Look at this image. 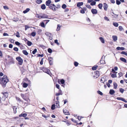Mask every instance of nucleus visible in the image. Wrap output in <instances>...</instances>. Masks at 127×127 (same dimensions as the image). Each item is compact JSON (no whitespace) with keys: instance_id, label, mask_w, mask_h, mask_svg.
Masks as SVG:
<instances>
[{"instance_id":"0e129e2a","label":"nucleus","mask_w":127,"mask_h":127,"mask_svg":"<svg viewBox=\"0 0 127 127\" xmlns=\"http://www.w3.org/2000/svg\"><path fill=\"white\" fill-rule=\"evenodd\" d=\"M3 8L5 10H8L9 9V8L8 6H3Z\"/></svg>"},{"instance_id":"2eb2a0df","label":"nucleus","mask_w":127,"mask_h":127,"mask_svg":"<svg viewBox=\"0 0 127 127\" xmlns=\"http://www.w3.org/2000/svg\"><path fill=\"white\" fill-rule=\"evenodd\" d=\"M83 2H78L77 4V6L78 7H79L83 5Z\"/></svg>"},{"instance_id":"473e14b6","label":"nucleus","mask_w":127,"mask_h":127,"mask_svg":"<svg viewBox=\"0 0 127 127\" xmlns=\"http://www.w3.org/2000/svg\"><path fill=\"white\" fill-rule=\"evenodd\" d=\"M96 2L94 1V0H93V1L91 3H90V5H91L92 6H93L94 5H95L96 4Z\"/></svg>"},{"instance_id":"ea45409f","label":"nucleus","mask_w":127,"mask_h":127,"mask_svg":"<svg viewBox=\"0 0 127 127\" xmlns=\"http://www.w3.org/2000/svg\"><path fill=\"white\" fill-rule=\"evenodd\" d=\"M48 52L49 53H51L52 52V50L50 48H49L48 49Z\"/></svg>"},{"instance_id":"c756f323","label":"nucleus","mask_w":127,"mask_h":127,"mask_svg":"<svg viewBox=\"0 0 127 127\" xmlns=\"http://www.w3.org/2000/svg\"><path fill=\"white\" fill-rule=\"evenodd\" d=\"M28 86V84L26 83H24L23 85V86L24 88H26Z\"/></svg>"},{"instance_id":"a19ab883","label":"nucleus","mask_w":127,"mask_h":127,"mask_svg":"<svg viewBox=\"0 0 127 127\" xmlns=\"http://www.w3.org/2000/svg\"><path fill=\"white\" fill-rule=\"evenodd\" d=\"M121 53L122 54H124L126 56H127V53L125 51H122L121 52Z\"/></svg>"},{"instance_id":"c85d7f7f","label":"nucleus","mask_w":127,"mask_h":127,"mask_svg":"<svg viewBox=\"0 0 127 127\" xmlns=\"http://www.w3.org/2000/svg\"><path fill=\"white\" fill-rule=\"evenodd\" d=\"M9 63L11 64H13L14 63V61L13 60V58L12 57H11L10 61Z\"/></svg>"},{"instance_id":"412c9836","label":"nucleus","mask_w":127,"mask_h":127,"mask_svg":"<svg viewBox=\"0 0 127 127\" xmlns=\"http://www.w3.org/2000/svg\"><path fill=\"white\" fill-rule=\"evenodd\" d=\"M109 93L110 94L112 95L115 93V91L113 89H111L110 90Z\"/></svg>"},{"instance_id":"4c0bfd02","label":"nucleus","mask_w":127,"mask_h":127,"mask_svg":"<svg viewBox=\"0 0 127 127\" xmlns=\"http://www.w3.org/2000/svg\"><path fill=\"white\" fill-rule=\"evenodd\" d=\"M31 35L33 37L35 36L36 35V32H32L31 33Z\"/></svg>"},{"instance_id":"c9c22d12","label":"nucleus","mask_w":127,"mask_h":127,"mask_svg":"<svg viewBox=\"0 0 127 127\" xmlns=\"http://www.w3.org/2000/svg\"><path fill=\"white\" fill-rule=\"evenodd\" d=\"M45 34L47 36H48V37H49V36H51V33H50L49 32H46L45 33Z\"/></svg>"},{"instance_id":"a211bd4d","label":"nucleus","mask_w":127,"mask_h":127,"mask_svg":"<svg viewBox=\"0 0 127 127\" xmlns=\"http://www.w3.org/2000/svg\"><path fill=\"white\" fill-rule=\"evenodd\" d=\"M113 40L114 41H115L117 40V37L116 36L113 35L112 37Z\"/></svg>"},{"instance_id":"393cba45","label":"nucleus","mask_w":127,"mask_h":127,"mask_svg":"<svg viewBox=\"0 0 127 127\" xmlns=\"http://www.w3.org/2000/svg\"><path fill=\"white\" fill-rule=\"evenodd\" d=\"M41 7L42 9L44 10L45 9L46 7L45 4H43L41 5Z\"/></svg>"},{"instance_id":"3c124183","label":"nucleus","mask_w":127,"mask_h":127,"mask_svg":"<svg viewBox=\"0 0 127 127\" xmlns=\"http://www.w3.org/2000/svg\"><path fill=\"white\" fill-rule=\"evenodd\" d=\"M124 91V89L122 88H121L120 89V91L122 93H123Z\"/></svg>"},{"instance_id":"864d4df0","label":"nucleus","mask_w":127,"mask_h":127,"mask_svg":"<svg viewBox=\"0 0 127 127\" xmlns=\"http://www.w3.org/2000/svg\"><path fill=\"white\" fill-rule=\"evenodd\" d=\"M15 44L18 46H19L20 44V43L18 41H16L15 42Z\"/></svg>"},{"instance_id":"2f4dec72","label":"nucleus","mask_w":127,"mask_h":127,"mask_svg":"<svg viewBox=\"0 0 127 127\" xmlns=\"http://www.w3.org/2000/svg\"><path fill=\"white\" fill-rule=\"evenodd\" d=\"M102 6V4L101 3H100L98 4V7L100 9H101Z\"/></svg>"},{"instance_id":"052dcab7","label":"nucleus","mask_w":127,"mask_h":127,"mask_svg":"<svg viewBox=\"0 0 127 127\" xmlns=\"http://www.w3.org/2000/svg\"><path fill=\"white\" fill-rule=\"evenodd\" d=\"M42 116L44 118H47L48 117H49L50 116L49 115L45 116L43 114H42Z\"/></svg>"},{"instance_id":"8fccbe9b","label":"nucleus","mask_w":127,"mask_h":127,"mask_svg":"<svg viewBox=\"0 0 127 127\" xmlns=\"http://www.w3.org/2000/svg\"><path fill=\"white\" fill-rule=\"evenodd\" d=\"M16 36L18 37H20V36L19 35V33L18 32H16Z\"/></svg>"},{"instance_id":"0eeeda50","label":"nucleus","mask_w":127,"mask_h":127,"mask_svg":"<svg viewBox=\"0 0 127 127\" xmlns=\"http://www.w3.org/2000/svg\"><path fill=\"white\" fill-rule=\"evenodd\" d=\"M107 81L106 78V77L104 76L102 77L100 80L101 82L104 83V82Z\"/></svg>"},{"instance_id":"f8f14e48","label":"nucleus","mask_w":127,"mask_h":127,"mask_svg":"<svg viewBox=\"0 0 127 127\" xmlns=\"http://www.w3.org/2000/svg\"><path fill=\"white\" fill-rule=\"evenodd\" d=\"M27 115V114L26 113H22L19 115V116L20 117H23L25 118Z\"/></svg>"},{"instance_id":"5701e85b","label":"nucleus","mask_w":127,"mask_h":127,"mask_svg":"<svg viewBox=\"0 0 127 127\" xmlns=\"http://www.w3.org/2000/svg\"><path fill=\"white\" fill-rule=\"evenodd\" d=\"M98 67L97 65H95L92 68V69L93 70H95L97 67Z\"/></svg>"},{"instance_id":"7c9ffc66","label":"nucleus","mask_w":127,"mask_h":127,"mask_svg":"<svg viewBox=\"0 0 127 127\" xmlns=\"http://www.w3.org/2000/svg\"><path fill=\"white\" fill-rule=\"evenodd\" d=\"M103 56L101 59L100 61V63L101 64H104V63H105V61H104L103 60Z\"/></svg>"},{"instance_id":"f704fd0d","label":"nucleus","mask_w":127,"mask_h":127,"mask_svg":"<svg viewBox=\"0 0 127 127\" xmlns=\"http://www.w3.org/2000/svg\"><path fill=\"white\" fill-rule=\"evenodd\" d=\"M27 45L29 46H31L32 44V43L29 41L27 42Z\"/></svg>"},{"instance_id":"bb28decb","label":"nucleus","mask_w":127,"mask_h":127,"mask_svg":"<svg viewBox=\"0 0 127 127\" xmlns=\"http://www.w3.org/2000/svg\"><path fill=\"white\" fill-rule=\"evenodd\" d=\"M22 52L23 53V54L26 55H27L28 54V53L27 52L26 50H23L22 51Z\"/></svg>"},{"instance_id":"6e6552de","label":"nucleus","mask_w":127,"mask_h":127,"mask_svg":"<svg viewBox=\"0 0 127 127\" xmlns=\"http://www.w3.org/2000/svg\"><path fill=\"white\" fill-rule=\"evenodd\" d=\"M116 99L118 100H121L125 103L127 102V101L124 98H123L122 97H117V98Z\"/></svg>"},{"instance_id":"774afa93","label":"nucleus","mask_w":127,"mask_h":127,"mask_svg":"<svg viewBox=\"0 0 127 127\" xmlns=\"http://www.w3.org/2000/svg\"><path fill=\"white\" fill-rule=\"evenodd\" d=\"M119 29L121 31L123 29L122 27L121 26H119Z\"/></svg>"},{"instance_id":"338daca9","label":"nucleus","mask_w":127,"mask_h":127,"mask_svg":"<svg viewBox=\"0 0 127 127\" xmlns=\"http://www.w3.org/2000/svg\"><path fill=\"white\" fill-rule=\"evenodd\" d=\"M80 12L82 14H84L85 13V11L83 9L80 10Z\"/></svg>"},{"instance_id":"1a4fd4ad","label":"nucleus","mask_w":127,"mask_h":127,"mask_svg":"<svg viewBox=\"0 0 127 127\" xmlns=\"http://www.w3.org/2000/svg\"><path fill=\"white\" fill-rule=\"evenodd\" d=\"M91 11L93 14H95L97 13V11L96 9H91Z\"/></svg>"},{"instance_id":"a878e982","label":"nucleus","mask_w":127,"mask_h":127,"mask_svg":"<svg viewBox=\"0 0 127 127\" xmlns=\"http://www.w3.org/2000/svg\"><path fill=\"white\" fill-rule=\"evenodd\" d=\"M30 10V9L29 8H27L26 9L23 11V13H26L28 12H29Z\"/></svg>"},{"instance_id":"5fc2aeb1","label":"nucleus","mask_w":127,"mask_h":127,"mask_svg":"<svg viewBox=\"0 0 127 127\" xmlns=\"http://www.w3.org/2000/svg\"><path fill=\"white\" fill-rule=\"evenodd\" d=\"M13 50H14L15 51H16V52H17L18 51V48L17 47H15L13 48Z\"/></svg>"},{"instance_id":"6ab92c4d","label":"nucleus","mask_w":127,"mask_h":127,"mask_svg":"<svg viewBox=\"0 0 127 127\" xmlns=\"http://www.w3.org/2000/svg\"><path fill=\"white\" fill-rule=\"evenodd\" d=\"M3 95V96H4L5 98H7L8 96V93L7 92L2 93Z\"/></svg>"},{"instance_id":"a18cd8bd","label":"nucleus","mask_w":127,"mask_h":127,"mask_svg":"<svg viewBox=\"0 0 127 127\" xmlns=\"http://www.w3.org/2000/svg\"><path fill=\"white\" fill-rule=\"evenodd\" d=\"M121 3V2L120 1H119V0H116V4L118 5H119Z\"/></svg>"},{"instance_id":"423d86ee","label":"nucleus","mask_w":127,"mask_h":127,"mask_svg":"<svg viewBox=\"0 0 127 127\" xmlns=\"http://www.w3.org/2000/svg\"><path fill=\"white\" fill-rule=\"evenodd\" d=\"M41 18L50 19L48 17V16L46 14H41Z\"/></svg>"},{"instance_id":"4be33fe9","label":"nucleus","mask_w":127,"mask_h":127,"mask_svg":"<svg viewBox=\"0 0 127 127\" xmlns=\"http://www.w3.org/2000/svg\"><path fill=\"white\" fill-rule=\"evenodd\" d=\"M55 5V4H51L49 5V7L51 9H52L53 10V6Z\"/></svg>"},{"instance_id":"b1692460","label":"nucleus","mask_w":127,"mask_h":127,"mask_svg":"<svg viewBox=\"0 0 127 127\" xmlns=\"http://www.w3.org/2000/svg\"><path fill=\"white\" fill-rule=\"evenodd\" d=\"M99 39L100 40L101 42L103 43H104V38L102 37H99Z\"/></svg>"},{"instance_id":"603ef678","label":"nucleus","mask_w":127,"mask_h":127,"mask_svg":"<svg viewBox=\"0 0 127 127\" xmlns=\"http://www.w3.org/2000/svg\"><path fill=\"white\" fill-rule=\"evenodd\" d=\"M74 64L75 66L76 67L78 66V63L76 62H75L74 63Z\"/></svg>"},{"instance_id":"ddd939ff","label":"nucleus","mask_w":127,"mask_h":127,"mask_svg":"<svg viewBox=\"0 0 127 127\" xmlns=\"http://www.w3.org/2000/svg\"><path fill=\"white\" fill-rule=\"evenodd\" d=\"M63 112L64 113L65 115H69L70 113L68 111H67L66 109H63Z\"/></svg>"},{"instance_id":"e2e57ef3","label":"nucleus","mask_w":127,"mask_h":127,"mask_svg":"<svg viewBox=\"0 0 127 127\" xmlns=\"http://www.w3.org/2000/svg\"><path fill=\"white\" fill-rule=\"evenodd\" d=\"M16 99L18 101L21 102V100L20 99V98L19 97H16Z\"/></svg>"},{"instance_id":"9d476101","label":"nucleus","mask_w":127,"mask_h":127,"mask_svg":"<svg viewBox=\"0 0 127 127\" xmlns=\"http://www.w3.org/2000/svg\"><path fill=\"white\" fill-rule=\"evenodd\" d=\"M108 7V5L105 3H103V7L104 10L106 11L107 9V8Z\"/></svg>"},{"instance_id":"f3484780","label":"nucleus","mask_w":127,"mask_h":127,"mask_svg":"<svg viewBox=\"0 0 127 127\" xmlns=\"http://www.w3.org/2000/svg\"><path fill=\"white\" fill-rule=\"evenodd\" d=\"M120 59L121 61L125 63H126L127 62V60L126 59L124 58L121 57L120 58Z\"/></svg>"},{"instance_id":"f257e3e1","label":"nucleus","mask_w":127,"mask_h":127,"mask_svg":"<svg viewBox=\"0 0 127 127\" xmlns=\"http://www.w3.org/2000/svg\"><path fill=\"white\" fill-rule=\"evenodd\" d=\"M0 80L2 81L5 86L6 83L9 81L8 78L5 75H4L1 80Z\"/></svg>"},{"instance_id":"de8ad7c7","label":"nucleus","mask_w":127,"mask_h":127,"mask_svg":"<svg viewBox=\"0 0 127 127\" xmlns=\"http://www.w3.org/2000/svg\"><path fill=\"white\" fill-rule=\"evenodd\" d=\"M37 50L36 49H34V50L32 51V53L33 54H35L37 52Z\"/></svg>"},{"instance_id":"dca6fc26","label":"nucleus","mask_w":127,"mask_h":127,"mask_svg":"<svg viewBox=\"0 0 127 127\" xmlns=\"http://www.w3.org/2000/svg\"><path fill=\"white\" fill-rule=\"evenodd\" d=\"M59 93H56V96H58L60 95H63L62 91L60 90V89L59 90Z\"/></svg>"},{"instance_id":"4468645a","label":"nucleus","mask_w":127,"mask_h":127,"mask_svg":"<svg viewBox=\"0 0 127 127\" xmlns=\"http://www.w3.org/2000/svg\"><path fill=\"white\" fill-rule=\"evenodd\" d=\"M116 49L117 50H125V48L123 47H118L116 48Z\"/></svg>"},{"instance_id":"79ce46f5","label":"nucleus","mask_w":127,"mask_h":127,"mask_svg":"<svg viewBox=\"0 0 127 127\" xmlns=\"http://www.w3.org/2000/svg\"><path fill=\"white\" fill-rule=\"evenodd\" d=\"M55 104L52 105L51 107V109L52 110H53L55 109Z\"/></svg>"},{"instance_id":"20e7f679","label":"nucleus","mask_w":127,"mask_h":127,"mask_svg":"<svg viewBox=\"0 0 127 127\" xmlns=\"http://www.w3.org/2000/svg\"><path fill=\"white\" fill-rule=\"evenodd\" d=\"M94 74L95 75L94 76V77H95V78H97L100 75L99 71L97 70L94 72Z\"/></svg>"},{"instance_id":"cd10ccee","label":"nucleus","mask_w":127,"mask_h":127,"mask_svg":"<svg viewBox=\"0 0 127 127\" xmlns=\"http://www.w3.org/2000/svg\"><path fill=\"white\" fill-rule=\"evenodd\" d=\"M114 88V89H116L118 85L117 83L114 82L113 83Z\"/></svg>"},{"instance_id":"13d9d810","label":"nucleus","mask_w":127,"mask_h":127,"mask_svg":"<svg viewBox=\"0 0 127 127\" xmlns=\"http://www.w3.org/2000/svg\"><path fill=\"white\" fill-rule=\"evenodd\" d=\"M49 21H50L49 20H44L43 21V22H44L45 23V24H46Z\"/></svg>"},{"instance_id":"c03bdc74","label":"nucleus","mask_w":127,"mask_h":127,"mask_svg":"<svg viewBox=\"0 0 127 127\" xmlns=\"http://www.w3.org/2000/svg\"><path fill=\"white\" fill-rule=\"evenodd\" d=\"M42 1L41 0H36V2L38 4H40L42 2Z\"/></svg>"},{"instance_id":"09e8293b","label":"nucleus","mask_w":127,"mask_h":127,"mask_svg":"<svg viewBox=\"0 0 127 127\" xmlns=\"http://www.w3.org/2000/svg\"><path fill=\"white\" fill-rule=\"evenodd\" d=\"M111 77L112 78H115L117 77L116 74H112L111 75Z\"/></svg>"},{"instance_id":"bf43d9fd","label":"nucleus","mask_w":127,"mask_h":127,"mask_svg":"<svg viewBox=\"0 0 127 127\" xmlns=\"http://www.w3.org/2000/svg\"><path fill=\"white\" fill-rule=\"evenodd\" d=\"M54 42L58 45H59L60 44L58 42V40L57 39L55 40Z\"/></svg>"},{"instance_id":"6e6d98bb","label":"nucleus","mask_w":127,"mask_h":127,"mask_svg":"<svg viewBox=\"0 0 127 127\" xmlns=\"http://www.w3.org/2000/svg\"><path fill=\"white\" fill-rule=\"evenodd\" d=\"M97 93L98 94L100 95H103L102 93L99 90L97 91Z\"/></svg>"},{"instance_id":"4d7b16f0","label":"nucleus","mask_w":127,"mask_h":127,"mask_svg":"<svg viewBox=\"0 0 127 127\" xmlns=\"http://www.w3.org/2000/svg\"><path fill=\"white\" fill-rule=\"evenodd\" d=\"M66 7V5L65 4H63L62 6V8L64 9H65Z\"/></svg>"},{"instance_id":"680f3d73","label":"nucleus","mask_w":127,"mask_h":127,"mask_svg":"<svg viewBox=\"0 0 127 127\" xmlns=\"http://www.w3.org/2000/svg\"><path fill=\"white\" fill-rule=\"evenodd\" d=\"M9 41L11 42L12 43H13L15 40L13 39H9Z\"/></svg>"},{"instance_id":"37998d69","label":"nucleus","mask_w":127,"mask_h":127,"mask_svg":"<svg viewBox=\"0 0 127 127\" xmlns=\"http://www.w3.org/2000/svg\"><path fill=\"white\" fill-rule=\"evenodd\" d=\"M40 24L41 26V27H42L43 28H44L45 27V24H44V22H41L40 23Z\"/></svg>"},{"instance_id":"49530a36","label":"nucleus","mask_w":127,"mask_h":127,"mask_svg":"<svg viewBox=\"0 0 127 127\" xmlns=\"http://www.w3.org/2000/svg\"><path fill=\"white\" fill-rule=\"evenodd\" d=\"M21 95L23 99H25V98H26V97L25 95L24 94H21Z\"/></svg>"},{"instance_id":"58836bf2","label":"nucleus","mask_w":127,"mask_h":127,"mask_svg":"<svg viewBox=\"0 0 127 127\" xmlns=\"http://www.w3.org/2000/svg\"><path fill=\"white\" fill-rule=\"evenodd\" d=\"M60 82L62 84H63L65 82L64 80L63 79H62L60 80Z\"/></svg>"},{"instance_id":"9b49d317","label":"nucleus","mask_w":127,"mask_h":127,"mask_svg":"<svg viewBox=\"0 0 127 127\" xmlns=\"http://www.w3.org/2000/svg\"><path fill=\"white\" fill-rule=\"evenodd\" d=\"M51 1L50 0H48L46 1L45 2V4L46 6H49L51 4Z\"/></svg>"},{"instance_id":"69168bd1","label":"nucleus","mask_w":127,"mask_h":127,"mask_svg":"<svg viewBox=\"0 0 127 127\" xmlns=\"http://www.w3.org/2000/svg\"><path fill=\"white\" fill-rule=\"evenodd\" d=\"M86 6L87 8L89 9H91V7L90 5H88V4H87L86 5Z\"/></svg>"},{"instance_id":"7ed1b4c3","label":"nucleus","mask_w":127,"mask_h":127,"mask_svg":"<svg viewBox=\"0 0 127 127\" xmlns=\"http://www.w3.org/2000/svg\"><path fill=\"white\" fill-rule=\"evenodd\" d=\"M17 60L19 62V64L20 65H21L23 61V59L20 57H17L16 58Z\"/></svg>"},{"instance_id":"aec40b11","label":"nucleus","mask_w":127,"mask_h":127,"mask_svg":"<svg viewBox=\"0 0 127 127\" xmlns=\"http://www.w3.org/2000/svg\"><path fill=\"white\" fill-rule=\"evenodd\" d=\"M14 113L15 114L17 112L16 109L17 108V107L16 106H13V107Z\"/></svg>"},{"instance_id":"f03ea898","label":"nucleus","mask_w":127,"mask_h":127,"mask_svg":"<svg viewBox=\"0 0 127 127\" xmlns=\"http://www.w3.org/2000/svg\"><path fill=\"white\" fill-rule=\"evenodd\" d=\"M40 69L44 72L47 73L48 74H50V70L49 69L42 67H41Z\"/></svg>"},{"instance_id":"72a5a7b5","label":"nucleus","mask_w":127,"mask_h":127,"mask_svg":"<svg viewBox=\"0 0 127 127\" xmlns=\"http://www.w3.org/2000/svg\"><path fill=\"white\" fill-rule=\"evenodd\" d=\"M60 27H61V26H60V25H59V24L58 25L57 27V29L56 30L57 31H59L60 30Z\"/></svg>"},{"instance_id":"39448f33","label":"nucleus","mask_w":127,"mask_h":127,"mask_svg":"<svg viewBox=\"0 0 127 127\" xmlns=\"http://www.w3.org/2000/svg\"><path fill=\"white\" fill-rule=\"evenodd\" d=\"M48 60L49 61L50 65H52L53 64V58L51 57H49L48 58Z\"/></svg>"},{"instance_id":"e433bc0d","label":"nucleus","mask_w":127,"mask_h":127,"mask_svg":"<svg viewBox=\"0 0 127 127\" xmlns=\"http://www.w3.org/2000/svg\"><path fill=\"white\" fill-rule=\"evenodd\" d=\"M113 25L115 27H117L118 26V24L117 23H113Z\"/></svg>"}]
</instances>
